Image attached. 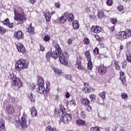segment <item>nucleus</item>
I'll return each mask as SVG.
<instances>
[{
    "instance_id": "1",
    "label": "nucleus",
    "mask_w": 131,
    "mask_h": 131,
    "mask_svg": "<svg viewBox=\"0 0 131 131\" xmlns=\"http://www.w3.org/2000/svg\"><path fill=\"white\" fill-rule=\"evenodd\" d=\"M55 48V51L51 53V56L53 59H58L59 57V61L62 65H66V59L64 54L62 53V50L61 48L58 44H56L54 46Z\"/></svg>"
},
{
    "instance_id": "2",
    "label": "nucleus",
    "mask_w": 131,
    "mask_h": 131,
    "mask_svg": "<svg viewBox=\"0 0 131 131\" xmlns=\"http://www.w3.org/2000/svg\"><path fill=\"white\" fill-rule=\"evenodd\" d=\"M9 78L12 80L11 84L13 86V90H15V91L19 90L23 85L20 78L16 77L14 74H11L9 76Z\"/></svg>"
},
{
    "instance_id": "3",
    "label": "nucleus",
    "mask_w": 131,
    "mask_h": 131,
    "mask_svg": "<svg viewBox=\"0 0 131 131\" xmlns=\"http://www.w3.org/2000/svg\"><path fill=\"white\" fill-rule=\"evenodd\" d=\"M28 66V62L26 60L20 59L15 63V68L17 71L20 72L21 70H24V69H27Z\"/></svg>"
},
{
    "instance_id": "4",
    "label": "nucleus",
    "mask_w": 131,
    "mask_h": 131,
    "mask_svg": "<svg viewBox=\"0 0 131 131\" xmlns=\"http://www.w3.org/2000/svg\"><path fill=\"white\" fill-rule=\"evenodd\" d=\"M116 37L120 40H124L131 37V30L126 29L124 31L119 32Z\"/></svg>"
},
{
    "instance_id": "5",
    "label": "nucleus",
    "mask_w": 131,
    "mask_h": 131,
    "mask_svg": "<svg viewBox=\"0 0 131 131\" xmlns=\"http://www.w3.org/2000/svg\"><path fill=\"white\" fill-rule=\"evenodd\" d=\"M28 118L26 115H23L21 117V120H16L15 123L16 127L18 128H26L27 127V121Z\"/></svg>"
},
{
    "instance_id": "6",
    "label": "nucleus",
    "mask_w": 131,
    "mask_h": 131,
    "mask_svg": "<svg viewBox=\"0 0 131 131\" xmlns=\"http://www.w3.org/2000/svg\"><path fill=\"white\" fill-rule=\"evenodd\" d=\"M14 19L15 21H17L18 24L23 23V21L26 20V16L23 13H19L16 9H14Z\"/></svg>"
},
{
    "instance_id": "7",
    "label": "nucleus",
    "mask_w": 131,
    "mask_h": 131,
    "mask_svg": "<svg viewBox=\"0 0 131 131\" xmlns=\"http://www.w3.org/2000/svg\"><path fill=\"white\" fill-rule=\"evenodd\" d=\"M61 113V118L60 119V120L62 122H65L64 120H65L66 118V110H65L64 106H62L61 110L55 109V111L54 112V114H55V115H57V116H59Z\"/></svg>"
},
{
    "instance_id": "8",
    "label": "nucleus",
    "mask_w": 131,
    "mask_h": 131,
    "mask_svg": "<svg viewBox=\"0 0 131 131\" xmlns=\"http://www.w3.org/2000/svg\"><path fill=\"white\" fill-rule=\"evenodd\" d=\"M38 83H40L38 85V87L36 89V91L37 93L39 94H43L45 93V91H46V88L43 85V79L41 77H38Z\"/></svg>"
},
{
    "instance_id": "9",
    "label": "nucleus",
    "mask_w": 131,
    "mask_h": 131,
    "mask_svg": "<svg viewBox=\"0 0 131 131\" xmlns=\"http://www.w3.org/2000/svg\"><path fill=\"white\" fill-rule=\"evenodd\" d=\"M15 46L16 47V49L19 53H21L22 54H24L26 51V49L23 44L20 42L15 43Z\"/></svg>"
},
{
    "instance_id": "10",
    "label": "nucleus",
    "mask_w": 131,
    "mask_h": 131,
    "mask_svg": "<svg viewBox=\"0 0 131 131\" xmlns=\"http://www.w3.org/2000/svg\"><path fill=\"white\" fill-rule=\"evenodd\" d=\"M91 30L92 31H93V32H94L95 33H100V32H101V31H102V28L98 26H93L91 28Z\"/></svg>"
},
{
    "instance_id": "11",
    "label": "nucleus",
    "mask_w": 131,
    "mask_h": 131,
    "mask_svg": "<svg viewBox=\"0 0 131 131\" xmlns=\"http://www.w3.org/2000/svg\"><path fill=\"white\" fill-rule=\"evenodd\" d=\"M98 71L100 74H105L107 72V69L104 66H102L98 68Z\"/></svg>"
},
{
    "instance_id": "12",
    "label": "nucleus",
    "mask_w": 131,
    "mask_h": 131,
    "mask_svg": "<svg viewBox=\"0 0 131 131\" xmlns=\"http://www.w3.org/2000/svg\"><path fill=\"white\" fill-rule=\"evenodd\" d=\"M67 104L68 108H69L71 106H75L76 103H75V100L72 99V98H71L70 100L68 99L67 100Z\"/></svg>"
},
{
    "instance_id": "13",
    "label": "nucleus",
    "mask_w": 131,
    "mask_h": 131,
    "mask_svg": "<svg viewBox=\"0 0 131 131\" xmlns=\"http://www.w3.org/2000/svg\"><path fill=\"white\" fill-rule=\"evenodd\" d=\"M6 111L9 113V114H12L15 111L14 110V106L12 105H8L6 107Z\"/></svg>"
},
{
    "instance_id": "14",
    "label": "nucleus",
    "mask_w": 131,
    "mask_h": 131,
    "mask_svg": "<svg viewBox=\"0 0 131 131\" xmlns=\"http://www.w3.org/2000/svg\"><path fill=\"white\" fill-rule=\"evenodd\" d=\"M120 79L122 83H125L126 82V80H125V74H124V73L121 70L120 73Z\"/></svg>"
},
{
    "instance_id": "15",
    "label": "nucleus",
    "mask_w": 131,
    "mask_h": 131,
    "mask_svg": "<svg viewBox=\"0 0 131 131\" xmlns=\"http://www.w3.org/2000/svg\"><path fill=\"white\" fill-rule=\"evenodd\" d=\"M14 36L17 38V39H21L23 38V33L21 31H18L14 34Z\"/></svg>"
},
{
    "instance_id": "16",
    "label": "nucleus",
    "mask_w": 131,
    "mask_h": 131,
    "mask_svg": "<svg viewBox=\"0 0 131 131\" xmlns=\"http://www.w3.org/2000/svg\"><path fill=\"white\" fill-rule=\"evenodd\" d=\"M84 86L82 88V91L91 93V87L89 85V83H84Z\"/></svg>"
},
{
    "instance_id": "17",
    "label": "nucleus",
    "mask_w": 131,
    "mask_h": 131,
    "mask_svg": "<svg viewBox=\"0 0 131 131\" xmlns=\"http://www.w3.org/2000/svg\"><path fill=\"white\" fill-rule=\"evenodd\" d=\"M27 31L31 34H33L34 33V28L32 27V24H30L28 28H27Z\"/></svg>"
},
{
    "instance_id": "18",
    "label": "nucleus",
    "mask_w": 131,
    "mask_h": 131,
    "mask_svg": "<svg viewBox=\"0 0 131 131\" xmlns=\"http://www.w3.org/2000/svg\"><path fill=\"white\" fill-rule=\"evenodd\" d=\"M81 104L83 106H88V105H90V100L88 99L82 98L81 100Z\"/></svg>"
},
{
    "instance_id": "19",
    "label": "nucleus",
    "mask_w": 131,
    "mask_h": 131,
    "mask_svg": "<svg viewBox=\"0 0 131 131\" xmlns=\"http://www.w3.org/2000/svg\"><path fill=\"white\" fill-rule=\"evenodd\" d=\"M58 23H61V24H64L66 22V15L65 13L63 16H62L59 18L58 19Z\"/></svg>"
},
{
    "instance_id": "20",
    "label": "nucleus",
    "mask_w": 131,
    "mask_h": 131,
    "mask_svg": "<svg viewBox=\"0 0 131 131\" xmlns=\"http://www.w3.org/2000/svg\"><path fill=\"white\" fill-rule=\"evenodd\" d=\"M30 112L32 116L33 117H35L36 115H37V111H36V109L34 107H32L30 108Z\"/></svg>"
},
{
    "instance_id": "21",
    "label": "nucleus",
    "mask_w": 131,
    "mask_h": 131,
    "mask_svg": "<svg viewBox=\"0 0 131 131\" xmlns=\"http://www.w3.org/2000/svg\"><path fill=\"white\" fill-rule=\"evenodd\" d=\"M76 123L77 125H84L85 124V121L82 119H78L76 120Z\"/></svg>"
},
{
    "instance_id": "22",
    "label": "nucleus",
    "mask_w": 131,
    "mask_h": 131,
    "mask_svg": "<svg viewBox=\"0 0 131 131\" xmlns=\"http://www.w3.org/2000/svg\"><path fill=\"white\" fill-rule=\"evenodd\" d=\"M73 27L74 29H78L79 28V23L77 20H74L73 23Z\"/></svg>"
},
{
    "instance_id": "23",
    "label": "nucleus",
    "mask_w": 131,
    "mask_h": 131,
    "mask_svg": "<svg viewBox=\"0 0 131 131\" xmlns=\"http://www.w3.org/2000/svg\"><path fill=\"white\" fill-rule=\"evenodd\" d=\"M85 56L86 57L88 61H90L92 60V56H91L90 51L88 50L85 52Z\"/></svg>"
},
{
    "instance_id": "24",
    "label": "nucleus",
    "mask_w": 131,
    "mask_h": 131,
    "mask_svg": "<svg viewBox=\"0 0 131 131\" xmlns=\"http://www.w3.org/2000/svg\"><path fill=\"white\" fill-rule=\"evenodd\" d=\"M44 16L46 18L47 22H50L51 20V14H50L49 12H46Z\"/></svg>"
},
{
    "instance_id": "25",
    "label": "nucleus",
    "mask_w": 131,
    "mask_h": 131,
    "mask_svg": "<svg viewBox=\"0 0 131 131\" xmlns=\"http://www.w3.org/2000/svg\"><path fill=\"white\" fill-rule=\"evenodd\" d=\"M28 99H30L31 102H34L35 100V96L32 93H30L28 94Z\"/></svg>"
},
{
    "instance_id": "26",
    "label": "nucleus",
    "mask_w": 131,
    "mask_h": 131,
    "mask_svg": "<svg viewBox=\"0 0 131 131\" xmlns=\"http://www.w3.org/2000/svg\"><path fill=\"white\" fill-rule=\"evenodd\" d=\"M5 128V120L0 118V131Z\"/></svg>"
},
{
    "instance_id": "27",
    "label": "nucleus",
    "mask_w": 131,
    "mask_h": 131,
    "mask_svg": "<svg viewBox=\"0 0 131 131\" xmlns=\"http://www.w3.org/2000/svg\"><path fill=\"white\" fill-rule=\"evenodd\" d=\"M76 67L78 69H80L81 70H82L83 69V67H82V66H81V62L79 60H78L77 61Z\"/></svg>"
},
{
    "instance_id": "28",
    "label": "nucleus",
    "mask_w": 131,
    "mask_h": 131,
    "mask_svg": "<svg viewBox=\"0 0 131 131\" xmlns=\"http://www.w3.org/2000/svg\"><path fill=\"white\" fill-rule=\"evenodd\" d=\"M66 117H67V121L68 122H70L71 120L72 119V115L70 114H66Z\"/></svg>"
},
{
    "instance_id": "29",
    "label": "nucleus",
    "mask_w": 131,
    "mask_h": 131,
    "mask_svg": "<svg viewBox=\"0 0 131 131\" xmlns=\"http://www.w3.org/2000/svg\"><path fill=\"white\" fill-rule=\"evenodd\" d=\"M97 16L99 19H103L104 18V12L98 11Z\"/></svg>"
},
{
    "instance_id": "30",
    "label": "nucleus",
    "mask_w": 131,
    "mask_h": 131,
    "mask_svg": "<svg viewBox=\"0 0 131 131\" xmlns=\"http://www.w3.org/2000/svg\"><path fill=\"white\" fill-rule=\"evenodd\" d=\"M7 32V30L4 28V27L0 26V34L1 35H3V34H5Z\"/></svg>"
},
{
    "instance_id": "31",
    "label": "nucleus",
    "mask_w": 131,
    "mask_h": 131,
    "mask_svg": "<svg viewBox=\"0 0 131 131\" xmlns=\"http://www.w3.org/2000/svg\"><path fill=\"white\" fill-rule=\"evenodd\" d=\"M68 20L71 22L73 21V20H74V15H73L72 14H69Z\"/></svg>"
},
{
    "instance_id": "32",
    "label": "nucleus",
    "mask_w": 131,
    "mask_h": 131,
    "mask_svg": "<svg viewBox=\"0 0 131 131\" xmlns=\"http://www.w3.org/2000/svg\"><path fill=\"white\" fill-rule=\"evenodd\" d=\"M88 68L89 70H92L93 68V63L92 62V60L90 61H88Z\"/></svg>"
},
{
    "instance_id": "33",
    "label": "nucleus",
    "mask_w": 131,
    "mask_h": 131,
    "mask_svg": "<svg viewBox=\"0 0 131 131\" xmlns=\"http://www.w3.org/2000/svg\"><path fill=\"white\" fill-rule=\"evenodd\" d=\"M50 81H47L46 82V85H47V88H46V93H49V91H50Z\"/></svg>"
},
{
    "instance_id": "34",
    "label": "nucleus",
    "mask_w": 131,
    "mask_h": 131,
    "mask_svg": "<svg viewBox=\"0 0 131 131\" xmlns=\"http://www.w3.org/2000/svg\"><path fill=\"white\" fill-rule=\"evenodd\" d=\"M45 131H57V129L56 128H52L49 126L46 127Z\"/></svg>"
},
{
    "instance_id": "35",
    "label": "nucleus",
    "mask_w": 131,
    "mask_h": 131,
    "mask_svg": "<svg viewBox=\"0 0 131 131\" xmlns=\"http://www.w3.org/2000/svg\"><path fill=\"white\" fill-rule=\"evenodd\" d=\"M53 70L54 71V72H55V73H56V74H58V75H60V74H61V73H62V71L61 70H59L58 69H56V68H53Z\"/></svg>"
},
{
    "instance_id": "36",
    "label": "nucleus",
    "mask_w": 131,
    "mask_h": 131,
    "mask_svg": "<svg viewBox=\"0 0 131 131\" xmlns=\"http://www.w3.org/2000/svg\"><path fill=\"white\" fill-rule=\"evenodd\" d=\"M121 97L123 99V100H125V101L127 100L128 96L127 94L126 93H123L122 94H121Z\"/></svg>"
},
{
    "instance_id": "37",
    "label": "nucleus",
    "mask_w": 131,
    "mask_h": 131,
    "mask_svg": "<svg viewBox=\"0 0 131 131\" xmlns=\"http://www.w3.org/2000/svg\"><path fill=\"white\" fill-rule=\"evenodd\" d=\"M100 96L103 100H105L106 99V97H105L106 96V92H102L100 94Z\"/></svg>"
},
{
    "instance_id": "38",
    "label": "nucleus",
    "mask_w": 131,
    "mask_h": 131,
    "mask_svg": "<svg viewBox=\"0 0 131 131\" xmlns=\"http://www.w3.org/2000/svg\"><path fill=\"white\" fill-rule=\"evenodd\" d=\"M89 98H90V99L91 100V101H95V100H96V95L91 94L90 95Z\"/></svg>"
},
{
    "instance_id": "39",
    "label": "nucleus",
    "mask_w": 131,
    "mask_h": 131,
    "mask_svg": "<svg viewBox=\"0 0 131 131\" xmlns=\"http://www.w3.org/2000/svg\"><path fill=\"white\" fill-rule=\"evenodd\" d=\"M114 65L117 70H119L120 69V66H119V64H118V62L115 61L114 63Z\"/></svg>"
},
{
    "instance_id": "40",
    "label": "nucleus",
    "mask_w": 131,
    "mask_h": 131,
    "mask_svg": "<svg viewBox=\"0 0 131 131\" xmlns=\"http://www.w3.org/2000/svg\"><path fill=\"white\" fill-rule=\"evenodd\" d=\"M100 129L99 128V127L95 126V127H92L91 129H90V131H99Z\"/></svg>"
},
{
    "instance_id": "41",
    "label": "nucleus",
    "mask_w": 131,
    "mask_h": 131,
    "mask_svg": "<svg viewBox=\"0 0 131 131\" xmlns=\"http://www.w3.org/2000/svg\"><path fill=\"white\" fill-rule=\"evenodd\" d=\"M83 42L85 45H89L90 43V39L88 38H85L83 39Z\"/></svg>"
},
{
    "instance_id": "42",
    "label": "nucleus",
    "mask_w": 131,
    "mask_h": 131,
    "mask_svg": "<svg viewBox=\"0 0 131 131\" xmlns=\"http://www.w3.org/2000/svg\"><path fill=\"white\" fill-rule=\"evenodd\" d=\"M106 4L107 6H111L113 4V2L112 0H107L106 2Z\"/></svg>"
},
{
    "instance_id": "43",
    "label": "nucleus",
    "mask_w": 131,
    "mask_h": 131,
    "mask_svg": "<svg viewBox=\"0 0 131 131\" xmlns=\"http://www.w3.org/2000/svg\"><path fill=\"white\" fill-rule=\"evenodd\" d=\"M111 21L113 24H116L117 23V19L116 18H111Z\"/></svg>"
},
{
    "instance_id": "44",
    "label": "nucleus",
    "mask_w": 131,
    "mask_h": 131,
    "mask_svg": "<svg viewBox=\"0 0 131 131\" xmlns=\"http://www.w3.org/2000/svg\"><path fill=\"white\" fill-rule=\"evenodd\" d=\"M126 60L129 63H131V55H126Z\"/></svg>"
},
{
    "instance_id": "45",
    "label": "nucleus",
    "mask_w": 131,
    "mask_h": 131,
    "mask_svg": "<svg viewBox=\"0 0 131 131\" xmlns=\"http://www.w3.org/2000/svg\"><path fill=\"white\" fill-rule=\"evenodd\" d=\"M9 23H10V20H9V18H7L4 21H3V24L4 25H8Z\"/></svg>"
},
{
    "instance_id": "46",
    "label": "nucleus",
    "mask_w": 131,
    "mask_h": 131,
    "mask_svg": "<svg viewBox=\"0 0 131 131\" xmlns=\"http://www.w3.org/2000/svg\"><path fill=\"white\" fill-rule=\"evenodd\" d=\"M80 116L81 118H85V112L84 111H81L80 113Z\"/></svg>"
},
{
    "instance_id": "47",
    "label": "nucleus",
    "mask_w": 131,
    "mask_h": 131,
    "mask_svg": "<svg viewBox=\"0 0 131 131\" xmlns=\"http://www.w3.org/2000/svg\"><path fill=\"white\" fill-rule=\"evenodd\" d=\"M121 64L122 65V68L123 69H125V68H126V61H124L123 62H121Z\"/></svg>"
},
{
    "instance_id": "48",
    "label": "nucleus",
    "mask_w": 131,
    "mask_h": 131,
    "mask_svg": "<svg viewBox=\"0 0 131 131\" xmlns=\"http://www.w3.org/2000/svg\"><path fill=\"white\" fill-rule=\"evenodd\" d=\"M94 54L98 55L99 54V48L96 47L95 49L94 50Z\"/></svg>"
},
{
    "instance_id": "49",
    "label": "nucleus",
    "mask_w": 131,
    "mask_h": 131,
    "mask_svg": "<svg viewBox=\"0 0 131 131\" xmlns=\"http://www.w3.org/2000/svg\"><path fill=\"white\" fill-rule=\"evenodd\" d=\"M117 9L119 12H121V11L123 10V6L122 5H119Z\"/></svg>"
},
{
    "instance_id": "50",
    "label": "nucleus",
    "mask_w": 131,
    "mask_h": 131,
    "mask_svg": "<svg viewBox=\"0 0 131 131\" xmlns=\"http://www.w3.org/2000/svg\"><path fill=\"white\" fill-rule=\"evenodd\" d=\"M98 47L99 49H103V48H104L105 46L103 43H101L98 45Z\"/></svg>"
},
{
    "instance_id": "51",
    "label": "nucleus",
    "mask_w": 131,
    "mask_h": 131,
    "mask_svg": "<svg viewBox=\"0 0 131 131\" xmlns=\"http://www.w3.org/2000/svg\"><path fill=\"white\" fill-rule=\"evenodd\" d=\"M44 40L45 41H49V40H50V37H49V36L48 35L45 36Z\"/></svg>"
},
{
    "instance_id": "52",
    "label": "nucleus",
    "mask_w": 131,
    "mask_h": 131,
    "mask_svg": "<svg viewBox=\"0 0 131 131\" xmlns=\"http://www.w3.org/2000/svg\"><path fill=\"white\" fill-rule=\"evenodd\" d=\"M88 107H86V110L88 111V112H91L92 111V106H90L89 105H87Z\"/></svg>"
},
{
    "instance_id": "53",
    "label": "nucleus",
    "mask_w": 131,
    "mask_h": 131,
    "mask_svg": "<svg viewBox=\"0 0 131 131\" xmlns=\"http://www.w3.org/2000/svg\"><path fill=\"white\" fill-rule=\"evenodd\" d=\"M51 54L50 52H48L47 53H46V58L47 59H50V58H51Z\"/></svg>"
},
{
    "instance_id": "54",
    "label": "nucleus",
    "mask_w": 131,
    "mask_h": 131,
    "mask_svg": "<svg viewBox=\"0 0 131 131\" xmlns=\"http://www.w3.org/2000/svg\"><path fill=\"white\" fill-rule=\"evenodd\" d=\"M72 41H73V39L72 38H70L68 40V45H72Z\"/></svg>"
},
{
    "instance_id": "55",
    "label": "nucleus",
    "mask_w": 131,
    "mask_h": 131,
    "mask_svg": "<svg viewBox=\"0 0 131 131\" xmlns=\"http://www.w3.org/2000/svg\"><path fill=\"white\" fill-rule=\"evenodd\" d=\"M7 25L9 28H12L13 26H14V24L13 23H9Z\"/></svg>"
},
{
    "instance_id": "56",
    "label": "nucleus",
    "mask_w": 131,
    "mask_h": 131,
    "mask_svg": "<svg viewBox=\"0 0 131 131\" xmlns=\"http://www.w3.org/2000/svg\"><path fill=\"white\" fill-rule=\"evenodd\" d=\"M40 51H41V52H43V51H45V47L42 45H40Z\"/></svg>"
},
{
    "instance_id": "57",
    "label": "nucleus",
    "mask_w": 131,
    "mask_h": 131,
    "mask_svg": "<svg viewBox=\"0 0 131 131\" xmlns=\"http://www.w3.org/2000/svg\"><path fill=\"white\" fill-rule=\"evenodd\" d=\"M66 98H67V99H68V98H71V96L69 94V92L66 93Z\"/></svg>"
},
{
    "instance_id": "58",
    "label": "nucleus",
    "mask_w": 131,
    "mask_h": 131,
    "mask_svg": "<svg viewBox=\"0 0 131 131\" xmlns=\"http://www.w3.org/2000/svg\"><path fill=\"white\" fill-rule=\"evenodd\" d=\"M55 7L56 8H60V3L57 2L55 3Z\"/></svg>"
},
{
    "instance_id": "59",
    "label": "nucleus",
    "mask_w": 131,
    "mask_h": 131,
    "mask_svg": "<svg viewBox=\"0 0 131 131\" xmlns=\"http://www.w3.org/2000/svg\"><path fill=\"white\" fill-rule=\"evenodd\" d=\"M67 78L68 79V80H71V75H68Z\"/></svg>"
},
{
    "instance_id": "60",
    "label": "nucleus",
    "mask_w": 131,
    "mask_h": 131,
    "mask_svg": "<svg viewBox=\"0 0 131 131\" xmlns=\"http://www.w3.org/2000/svg\"><path fill=\"white\" fill-rule=\"evenodd\" d=\"M101 58H104V55L100 54L98 56V59H101Z\"/></svg>"
},
{
    "instance_id": "61",
    "label": "nucleus",
    "mask_w": 131,
    "mask_h": 131,
    "mask_svg": "<svg viewBox=\"0 0 131 131\" xmlns=\"http://www.w3.org/2000/svg\"><path fill=\"white\" fill-rule=\"evenodd\" d=\"M30 3H31V4H34L35 0H30Z\"/></svg>"
},
{
    "instance_id": "62",
    "label": "nucleus",
    "mask_w": 131,
    "mask_h": 131,
    "mask_svg": "<svg viewBox=\"0 0 131 131\" xmlns=\"http://www.w3.org/2000/svg\"><path fill=\"white\" fill-rule=\"evenodd\" d=\"M34 89H35V85H32V86H31V89L34 90Z\"/></svg>"
},
{
    "instance_id": "63",
    "label": "nucleus",
    "mask_w": 131,
    "mask_h": 131,
    "mask_svg": "<svg viewBox=\"0 0 131 131\" xmlns=\"http://www.w3.org/2000/svg\"><path fill=\"white\" fill-rule=\"evenodd\" d=\"M120 50L121 51H122V50H123V46L121 45V46H120Z\"/></svg>"
},
{
    "instance_id": "64",
    "label": "nucleus",
    "mask_w": 131,
    "mask_h": 131,
    "mask_svg": "<svg viewBox=\"0 0 131 131\" xmlns=\"http://www.w3.org/2000/svg\"><path fill=\"white\" fill-rule=\"evenodd\" d=\"M111 29L112 31H114V29H115L114 26L111 27Z\"/></svg>"
}]
</instances>
